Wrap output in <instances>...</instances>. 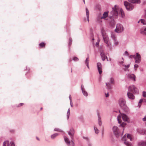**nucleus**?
I'll use <instances>...</instances> for the list:
<instances>
[{"label": "nucleus", "instance_id": "12", "mask_svg": "<svg viewBox=\"0 0 146 146\" xmlns=\"http://www.w3.org/2000/svg\"><path fill=\"white\" fill-rule=\"evenodd\" d=\"M100 53L102 60L103 61H104L105 60L106 57L107 60L108 61L107 57L106 56L105 53L103 51H101Z\"/></svg>", "mask_w": 146, "mask_h": 146}, {"label": "nucleus", "instance_id": "30", "mask_svg": "<svg viewBox=\"0 0 146 146\" xmlns=\"http://www.w3.org/2000/svg\"><path fill=\"white\" fill-rule=\"evenodd\" d=\"M120 12L122 17H124L125 16L123 12V11L121 9H120Z\"/></svg>", "mask_w": 146, "mask_h": 146}, {"label": "nucleus", "instance_id": "27", "mask_svg": "<svg viewBox=\"0 0 146 146\" xmlns=\"http://www.w3.org/2000/svg\"><path fill=\"white\" fill-rule=\"evenodd\" d=\"M82 92L84 95L85 96H88V93L87 92L85 91L84 90H82Z\"/></svg>", "mask_w": 146, "mask_h": 146}, {"label": "nucleus", "instance_id": "14", "mask_svg": "<svg viewBox=\"0 0 146 146\" xmlns=\"http://www.w3.org/2000/svg\"><path fill=\"white\" fill-rule=\"evenodd\" d=\"M127 95L128 98L130 99L133 100L135 98L134 96L130 92H127Z\"/></svg>", "mask_w": 146, "mask_h": 146}, {"label": "nucleus", "instance_id": "33", "mask_svg": "<svg viewBox=\"0 0 146 146\" xmlns=\"http://www.w3.org/2000/svg\"><path fill=\"white\" fill-rule=\"evenodd\" d=\"M111 37L112 38V39L113 40H115V39H116V38L115 35L113 34H112L111 35Z\"/></svg>", "mask_w": 146, "mask_h": 146}, {"label": "nucleus", "instance_id": "21", "mask_svg": "<svg viewBox=\"0 0 146 146\" xmlns=\"http://www.w3.org/2000/svg\"><path fill=\"white\" fill-rule=\"evenodd\" d=\"M89 57H88L86 58V60L85 61V63L88 69H89Z\"/></svg>", "mask_w": 146, "mask_h": 146}, {"label": "nucleus", "instance_id": "7", "mask_svg": "<svg viewBox=\"0 0 146 146\" xmlns=\"http://www.w3.org/2000/svg\"><path fill=\"white\" fill-rule=\"evenodd\" d=\"M124 4L127 10L130 11L133 9L134 6L133 5L127 1H124Z\"/></svg>", "mask_w": 146, "mask_h": 146}, {"label": "nucleus", "instance_id": "16", "mask_svg": "<svg viewBox=\"0 0 146 146\" xmlns=\"http://www.w3.org/2000/svg\"><path fill=\"white\" fill-rule=\"evenodd\" d=\"M138 146H146V142L141 141L138 142Z\"/></svg>", "mask_w": 146, "mask_h": 146}, {"label": "nucleus", "instance_id": "28", "mask_svg": "<svg viewBox=\"0 0 146 146\" xmlns=\"http://www.w3.org/2000/svg\"><path fill=\"white\" fill-rule=\"evenodd\" d=\"M127 139H129L130 141H131L132 140V139L131 137V135L129 134H127Z\"/></svg>", "mask_w": 146, "mask_h": 146}, {"label": "nucleus", "instance_id": "34", "mask_svg": "<svg viewBox=\"0 0 146 146\" xmlns=\"http://www.w3.org/2000/svg\"><path fill=\"white\" fill-rule=\"evenodd\" d=\"M122 66H124L125 67V71H126V70L125 69L129 68V67L130 65H129V64H128L127 65H126L124 64H123Z\"/></svg>", "mask_w": 146, "mask_h": 146}, {"label": "nucleus", "instance_id": "56", "mask_svg": "<svg viewBox=\"0 0 146 146\" xmlns=\"http://www.w3.org/2000/svg\"><path fill=\"white\" fill-rule=\"evenodd\" d=\"M69 99L70 100V102L72 101V99H71V95H70V96H69Z\"/></svg>", "mask_w": 146, "mask_h": 146}, {"label": "nucleus", "instance_id": "1", "mask_svg": "<svg viewBox=\"0 0 146 146\" xmlns=\"http://www.w3.org/2000/svg\"><path fill=\"white\" fill-rule=\"evenodd\" d=\"M116 6V5H115L112 8V10L110 12V14L111 15L109 17V18L110 19H109V23L112 26H113L114 25V18H117L118 17V13L115 8Z\"/></svg>", "mask_w": 146, "mask_h": 146}, {"label": "nucleus", "instance_id": "54", "mask_svg": "<svg viewBox=\"0 0 146 146\" xmlns=\"http://www.w3.org/2000/svg\"><path fill=\"white\" fill-rule=\"evenodd\" d=\"M124 54L125 55H127V56H128L129 54H128V52H127V51H125V53H124Z\"/></svg>", "mask_w": 146, "mask_h": 146}, {"label": "nucleus", "instance_id": "8", "mask_svg": "<svg viewBox=\"0 0 146 146\" xmlns=\"http://www.w3.org/2000/svg\"><path fill=\"white\" fill-rule=\"evenodd\" d=\"M124 28L123 26L119 23L117 24L115 31L117 33H120L122 32L124 30Z\"/></svg>", "mask_w": 146, "mask_h": 146}, {"label": "nucleus", "instance_id": "11", "mask_svg": "<svg viewBox=\"0 0 146 146\" xmlns=\"http://www.w3.org/2000/svg\"><path fill=\"white\" fill-rule=\"evenodd\" d=\"M74 133V130L73 128H71L68 132V134L70 136L72 140L73 139V136Z\"/></svg>", "mask_w": 146, "mask_h": 146}, {"label": "nucleus", "instance_id": "26", "mask_svg": "<svg viewBox=\"0 0 146 146\" xmlns=\"http://www.w3.org/2000/svg\"><path fill=\"white\" fill-rule=\"evenodd\" d=\"M70 109L69 108L68 110L67 113V119H68L69 117L70 116Z\"/></svg>", "mask_w": 146, "mask_h": 146}, {"label": "nucleus", "instance_id": "32", "mask_svg": "<svg viewBox=\"0 0 146 146\" xmlns=\"http://www.w3.org/2000/svg\"><path fill=\"white\" fill-rule=\"evenodd\" d=\"M39 45L40 47H43L44 46L45 44L44 42H42L39 44Z\"/></svg>", "mask_w": 146, "mask_h": 146}, {"label": "nucleus", "instance_id": "25", "mask_svg": "<svg viewBox=\"0 0 146 146\" xmlns=\"http://www.w3.org/2000/svg\"><path fill=\"white\" fill-rule=\"evenodd\" d=\"M94 129L95 131V133L96 134H98L99 132V130L98 128L94 126Z\"/></svg>", "mask_w": 146, "mask_h": 146}, {"label": "nucleus", "instance_id": "41", "mask_svg": "<svg viewBox=\"0 0 146 146\" xmlns=\"http://www.w3.org/2000/svg\"><path fill=\"white\" fill-rule=\"evenodd\" d=\"M114 79L113 78H111L110 79V82L112 84H113L114 83Z\"/></svg>", "mask_w": 146, "mask_h": 146}, {"label": "nucleus", "instance_id": "37", "mask_svg": "<svg viewBox=\"0 0 146 146\" xmlns=\"http://www.w3.org/2000/svg\"><path fill=\"white\" fill-rule=\"evenodd\" d=\"M127 124L126 123L123 122L120 125V126H121L122 127H124Z\"/></svg>", "mask_w": 146, "mask_h": 146}, {"label": "nucleus", "instance_id": "13", "mask_svg": "<svg viewBox=\"0 0 146 146\" xmlns=\"http://www.w3.org/2000/svg\"><path fill=\"white\" fill-rule=\"evenodd\" d=\"M127 77L130 80H133L134 81L136 80V77L134 74H128L127 75Z\"/></svg>", "mask_w": 146, "mask_h": 146}, {"label": "nucleus", "instance_id": "15", "mask_svg": "<svg viewBox=\"0 0 146 146\" xmlns=\"http://www.w3.org/2000/svg\"><path fill=\"white\" fill-rule=\"evenodd\" d=\"M64 141L66 144L68 146H70V141L68 138L66 136H64Z\"/></svg>", "mask_w": 146, "mask_h": 146}, {"label": "nucleus", "instance_id": "24", "mask_svg": "<svg viewBox=\"0 0 146 146\" xmlns=\"http://www.w3.org/2000/svg\"><path fill=\"white\" fill-rule=\"evenodd\" d=\"M58 135V134L56 133L54 134L51 135V138L52 139H54L56 137H57Z\"/></svg>", "mask_w": 146, "mask_h": 146}, {"label": "nucleus", "instance_id": "4", "mask_svg": "<svg viewBox=\"0 0 146 146\" xmlns=\"http://www.w3.org/2000/svg\"><path fill=\"white\" fill-rule=\"evenodd\" d=\"M102 34L104 42L107 44L106 46L111 49V44L109 41L108 35L106 33H104L103 31L102 32Z\"/></svg>", "mask_w": 146, "mask_h": 146}, {"label": "nucleus", "instance_id": "18", "mask_svg": "<svg viewBox=\"0 0 146 146\" xmlns=\"http://www.w3.org/2000/svg\"><path fill=\"white\" fill-rule=\"evenodd\" d=\"M128 1L132 3H140V0H128Z\"/></svg>", "mask_w": 146, "mask_h": 146}, {"label": "nucleus", "instance_id": "17", "mask_svg": "<svg viewBox=\"0 0 146 146\" xmlns=\"http://www.w3.org/2000/svg\"><path fill=\"white\" fill-rule=\"evenodd\" d=\"M108 12H105L103 14V16L101 17V19H104L108 16Z\"/></svg>", "mask_w": 146, "mask_h": 146}, {"label": "nucleus", "instance_id": "58", "mask_svg": "<svg viewBox=\"0 0 146 146\" xmlns=\"http://www.w3.org/2000/svg\"><path fill=\"white\" fill-rule=\"evenodd\" d=\"M83 138L86 139H88V138L85 137H83Z\"/></svg>", "mask_w": 146, "mask_h": 146}, {"label": "nucleus", "instance_id": "52", "mask_svg": "<svg viewBox=\"0 0 146 146\" xmlns=\"http://www.w3.org/2000/svg\"><path fill=\"white\" fill-rule=\"evenodd\" d=\"M73 140H71V143H72V146H74V141H72Z\"/></svg>", "mask_w": 146, "mask_h": 146}, {"label": "nucleus", "instance_id": "20", "mask_svg": "<svg viewBox=\"0 0 146 146\" xmlns=\"http://www.w3.org/2000/svg\"><path fill=\"white\" fill-rule=\"evenodd\" d=\"M98 125L100 126H101L102 125V121L100 116L99 113L98 114Z\"/></svg>", "mask_w": 146, "mask_h": 146}, {"label": "nucleus", "instance_id": "62", "mask_svg": "<svg viewBox=\"0 0 146 146\" xmlns=\"http://www.w3.org/2000/svg\"><path fill=\"white\" fill-rule=\"evenodd\" d=\"M36 139L38 140V141L39 140V139L38 138V137H36Z\"/></svg>", "mask_w": 146, "mask_h": 146}, {"label": "nucleus", "instance_id": "9", "mask_svg": "<svg viewBox=\"0 0 146 146\" xmlns=\"http://www.w3.org/2000/svg\"><path fill=\"white\" fill-rule=\"evenodd\" d=\"M135 60V62L136 63H139L141 61V57L140 55L138 53H136V56L134 57Z\"/></svg>", "mask_w": 146, "mask_h": 146}, {"label": "nucleus", "instance_id": "44", "mask_svg": "<svg viewBox=\"0 0 146 146\" xmlns=\"http://www.w3.org/2000/svg\"><path fill=\"white\" fill-rule=\"evenodd\" d=\"M143 96L144 97H146V92L143 91Z\"/></svg>", "mask_w": 146, "mask_h": 146}, {"label": "nucleus", "instance_id": "10", "mask_svg": "<svg viewBox=\"0 0 146 146\" xmlns=\"http://www.w3.org/2000/svg\"><path fill=\"white\" fill-rule=\"evenodd\" d=\"M97 66L98 72L99 74H102V64L100 62H98L97 64Z\"/></svg>", "mask_w": 146, "mask_h": 146}, {"label": "nucleus", "instance_id": "61", "mask_svg": "<svg viewBox=\"0 0 146 146\" xmlns=\"http://www.w3.org/2000/svg\"><path fill=\"white\" fill-rule=\"evenodd\" d=\"M119 63L121 64H122L123 63V61H122V62H119Z\"/></svg>", "mask_w": 146, "mask_h": 146}, {"label": "nucleus", "instance_id": "59", "mask_svg": "<svg viewBox=\"0 0 146 146\" xmlns=\"http://www.w3.org/2000/svg\"><path fill=\"white\" fill-rule=\"evenodd\" d=\"M24 104L23 103H20V105L21 106H22Z\"/></svg>", "mask_w": 146, "mask_h": 146}, {"label": "nucleus", "instance_id": "60", "mask_svg": "<svg viewBox=\"0 0 146 146\" xmlns=\"http://www.w3.org/2000/svg\"><path fill=\"white\" fill-rule=\"evenodd\" d=\"M145 17H146V10H145Z\"/></svg>", "mask_w": 146, "mask_h": 146}, {"label": "nucleus", "instance_id": "63", "mask_svg": "<svg viewBox=\"0 0 146 146\" xmlns=\"http://www.w3.org/2000/svg\"><path fill=\"white\" fill-rule=\"evenodd\" d=\"M98 43H96V46H97V45H98Z\"/></svg>", "mask_w": 146, "mask_h": 146}, {"label": "nucleus", "instance_id": "46", "mask_svg": "<svg viewBox=\"0 0 146 146\" xmlns=\"http://www.w3.org/2000/svg\"><path fill=\"white\" fill-rule=\"evenodd\" d=\"M10 146H15V144L13 142L10 143Z\"/></svg>", "mask_w": 146, "mask_h": 146}, {"label": "nucleus", "instance_id": "55", "mask_svg": "<svg viewBox=\"0 0 146 146\" xmlns=\"http://www.w3.org/2000/svg\"><path fill=\"white\" fill-rule=\"evenodd\" d=\"M105 95L106 97H108L109 96V94L108 93H107V94L106 93Z\"/></svg>", "mask_w": 146, "mask_h": 146}, {"label": "nucleus", "instance_id": "64", "mask_svg": "<svg viewBox=\"0 0 146 146\" xmlns=\"http://www.w3.org/2000/svg\"><path fill=\"white\" fill-rule=\"evenodd\" d=\"M83 1L84 3H85V0H83Z\"/></svg>", "mask_w": 146, "mask_h": 146}, {"label": "nucleus", "instance_id": "53", "mask_svg": "<svg viewBox=\"0 0 146 146\" xmlns=\"http://www.w3.org/2000/svg\"><path fill=\"white\" fill-rule=\"evenodd\" d=\"M70 105L71 107H73V103H72V102L70 101Z\"/></svg>", "mask_w": 146, "mask_h": 146}, {"label": "nucleus", "instance_id": "2", "mask_svg": "<svg viewBox=\"0 0 146 146\" xmlns=\"http://www.w3.org/2000/svg\"><path fill=\"white\" fill-rule=\"evenodd\" d=\"M125 101L123 98H120L119 101L118 103L119 106L125 112L128 113L129 111V109L125 104Z\"/></svg>", "mask_w": 146, "mask_h": 146}, {"label": "nucleus", "instance_id": "36", "mask_svg": "<svg viewBox=\"0 0 146 146\" xmlns=\"http://www.w3.org/2000/svg\"><path fill=\"white\" fill-rule=\"evenodd\" d=\"M54 131H59V132H63V131L62 130L58 128H54Z\"/></svg>", "mask_w": 146, "mask_h": 146}, {"label": "nucleus", "instance_id": "42", "mask_svg": "<svg viewBox=\"0 0 146 146\" xmlns=\"http://www.w3.org/2000/svg\"><path fill=\"white\" fill-rule=\"evenodd\" d=\"M114 41V44L115 45H117L118 44V42L116 40V39H115V40H113Z\"/></svg>", "mask_w": 146, "mask_h": 146}, {"label": "nucleus", "instance_id": "3", "mask_svg": "<svg viewBox=\"0 0 146 146\" xmlns=\"http://www.w3.org/2000/svg\"><path fill=\"white\" fill-rule=\"evenodd\" d=\"M119 111L121 115H119L117 117V119L118 121V123H121V116L123 121H127L129 123V118L124 113H121L120 110Z\"/></svg>", "mask_w": 146, "mask_h": 146}, {"label": "nucleus", "instance_id": "35", "mask_svg": "<svg viewBox=\"0 0 146 146\" xmlns=\"http://www.w3.org/2000/svg\"><path fill=\"white\" fill-rule=\"evenodd\" d=\"M124 143L127 145L126 146H132V145L130 143H129L128 142H127L126 141L124 142Z\"/></svg>", "mask_w": 146, "mask_h": 146}, {"label": "nucleus", "instance_id": "45", "mask_svg": "<svg viewBox=\"0 0 146 146\" xmlns=\"http://www.w3.org/2000/svg\"><path fill=\"white\" fill-rule=\"evenodd\" d=\"M126 135L125 134L123 136V137L122 138V139L123 140H126L127 139H126Z\"/></svg>", "mask_w": 146, "mask_h": 146}, {"label": "nucleus", "instance_id": "23", "mask_svg": "<svg viewBox=\"0 0 146 146\" xmlns=\"http://www.w3.org/2000/svg\"><path fill=\"white\" fill-rule=\"evenodd\" d=\"M106 85L108 89H110L112 87V85H111L110 83H106Z\"/></svg>", "mask_w": 146, "mask_h": 146}, {"label": "nucleus", "instance_id": "38", "mask_svg": "<svg viewBox=\"0 0 146 146\" xmlns=\"http://www.w3.org/2000/svg\"><path fill=\"white\" fill-rule=\"evenodd\" d=\"M72 60L75 61H78L79 60V59L77 57H74L73 58Z\"/></svg>", "mask_w": 146, "mask_h": 146}, {"label": "nucleus", "instance_id": "19", "mask_svg": "<svg viewBox=\"0 0 146 146\" xmlns=\"http://www.w3.org/2000/svg\"><path fill=\"white\" fill-rule=\"evenodd\" d=\"M86 15L87 18V19L88 22H89V11L88 9L86 8Z\"/></svg>", "mask_w": 146, "mask_h": 146}, {"label": "nucleus", "instance_id": "5", "mask_svg": "<svg viewBox=\"0 0 146 146\" xmlns=\"http://www.w3.org/2000/svg\"><path fill=\"white\" fill-rule=\"evenodd\" d=\"M129 92H131L133 94H137L139 93L138 89L134 85H132L130 86L128 88Z\"/></svg>", "mask_w": 146, "mask_h": 146}, {"label": "nucleus", "instance_id": "50", "mask_svg": "<svg viewBox=\"0 0 146 146\" xmlns=\"http://www.w3.org/2000/svg\"><path fill=\"white\" fill-rule=\"evenodd\" d=\"M142 120L144 121H146V115L142 119Z\"/></svg>", "mask_w": 146, "mask_h": 146}, {"label": "nucleus", "instance_id": "49", "mask_svg": "<svg viewBox=\"0 0 146 146\" xmlns=\"http://www.w3.org/2000/svg\"><path fill=\"white\" fill-rule=\"evenodd\" d=\"M135 56V55H131L129 56V58H134Z\"/></svg>", "mask_w": 146, "mask_h": 146}, {"label": "nucleus", "instance_id": "48", "mask_svg": "<svg viewBox=\"0 0 146 146\" xmlns=\"http://www.w3.org/2000/svg\"><path fill=\"white\" fill-rule=\"evenodd\" d=\"M69 44L70 45L72 42V39L70 38L69 39Z\"/></svg>", "mask_w": 146, "mask_h": 146}, {"label": "nucleus", "instance_id": "6", "mask_svg": "<svg viewBox=\"0 0 146 146\" xmlns=\"http://www.w3.org/2000/svg\"><path fill=\"white\" fill-rule=\"evenodd\" d=\"M112 129L113 132L116 137L117 138L119 137L121 134L118 127L116 126H114Z\"/></svg>", "mask_w": 146, "mask_h": 146}, {"label": "nucleus", "instance_id": "22", "mask_svg": "<svg viewBox=\"0 0 146 146\" xmlns=\"http://www.w3.org/2000/svg\"><path fill=\"white\" fill-rule=\"evenodd\" d=\"M140 33L143 35H146V27L143 29L141 30V31Z\"/></svg>", "mask_w": 146, "mask_h": 146}, {"label": "nucleus", "instance_id": "31", "mask_svg": "<svg viewBox=\"0 0 146 146\" xmlns=\"http://www.w3.org/2000/svg\"><path fill=\"white\" fill-rule=\"evenodd\" d=\"M140 21L141 23L143 25H146V21L144 19H140Z\"/></svg>", "mask_w": 146, "mask_h": 146}, {"label": "nucleus", "instance_id": "47", "mask_svg": "<svg viewBox=\"0 0 146 146\" xmlns=\"http://www.w3.org/2000/svg\"><path fill=\"white\" fill-rule=\"evenodd\" d=\"M15 132V130L13 129H11L10 130V133H14Z\"/></svg>", "mask_w": 146, "mask_h": 146}, {"label": "nucleus", "instance_id": "57", "mask_svg": "<svg viewBox=\"0 0 146 146\" xmlns=\"http://www.w3.org/2000/svg\"><path fill=\"white\" fill-rule=\"evenodd\" d=\"M104 132V128H103L102 129V134H103Z\"/></svg>", "mask_w": 146, "mask_h": 146}, {"label": "nucleus", "instance_id": "39", "mask_svg": "<svg viewBox=\"0 0 146 146\" xmlns=\"http://www.w3.org/2000/svg\"><path fill=\"white\" fill-rule=\"evenodd\" d=\"M139 66L138 64H135L134 65V69L135 70H136L137 68Z\"/></svg>", "mask_w": 146, "mask_h": 146}, {"label": "nucleus", "instance_id": "29", "mask_svg": "<svg viewBox=\"0 0 146 146\" xmlns=\"http://www.w3.org/2000/svg\"><path fill=\"white\" fill-rule=\"evenodd\" d=\"M3 146H9V141H5L3 143Z\"/></svg>", "mask_w": 146, "mask_h": 146}, {"label": "nucleus", "instance_id": "43", "mask_svg": "<svg viewBox=\"0 0 146 146\" xmlns=\"http://www.w3.org/2000/svg\"><path fill=\"white\" fill-rule=\"evenodd\" d=\"M142 132L140 133L141 134H145L146 135V129L144 131V130H142L141 131Z\"/></svg>", "mask_w": 146, "mask_h": 146}, {"label": "nucleus", "instance_id": "51", "mask_svg": "<svg viewBox=\"0 0 146 146\" xmlns=\"http://www.w3.org/2000/svg\"><path fill=\"white\" fill-rule=\"evenodd\" d=\"M81 87L82 91L84 90V86L83 84L81 85Z\"/></svg>", "mask_w": 146, "mask_h": 146}, {"label": "nucleus", "instance_id": "40", "mask_svg": "<svg viewBox=\"0 0 146 146\" xmlns=\"http://www.w3.org/2000/svg\"><path fill=\"white\" fill-rule=\"evenodd\" d=\"M143 100L142 99H141L139 101L138 103V105L140 107L141 105V103L143 102Z\"/></svg>", "mask_w": 146, "mask_h": 146}]
</instances>
